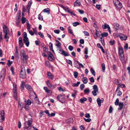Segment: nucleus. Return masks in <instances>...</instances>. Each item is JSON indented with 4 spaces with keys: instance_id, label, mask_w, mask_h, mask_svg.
I'll list each match as a JSON object with an SVG mask.
<instances>
[{
    "instance_id": "nucleus-1",
    "label": "nucleus",
    "mask_w": 130,
    "mask_h": 130,
    "mask_svg": "<svg viewBox=\"0 0 130 130\" xmlns=\"http://www.w3.org/2000/svg\"><path fill=\"white\" fill-rule=\"evenodd\" d=\"M20 54L21 56L22 62L23 63H26L27 59V56L26 55V53L24 50H22L21 51Z\"/></svg>"
},
{
    "instance_id": "nucleus-2",
    "label": "nucleus",
    "mask_w": 130,
    "mask_h": 130,
    "mask_svg": "<svg viewBox=\"0 0 130 130\" xmlns=\"http://www.w3.org/2000/svg\"><path fill=\"white\" fill-rule=\"evenodd\" d=\"M32 123V118H29L27 121L24 123V129H29V128L31 126Z\"/></svg>"
},
{
    "instance_id": "nucleus-3",
    "label": "nucleus",
    "mask_w": 130,
    "mask_h": 130,
    "mask_svg": "<svg viewBox=\"0 0 130 130\" xmlns=\"http://www.w3.org/2000/svg\"><path fill=\"white\" fill-rule=\"evenodd\" d=\"M93 90L92 92L93 95L94 96H96L97 95L96 93L98 92V87L96 85H94L93 86Z\"/></svg>"
},
{
    "instance_id": "nucleus-4",
    "label": "nucleus",
    "mask_w": 130,
    "mask_h": 130,
    "mask_svg": "<svg viewBox=\"0 0 130 130\" xmlns=\"http://www.w3.org/2000/svg\"><path fill=\"white\" fill-rule=\"evenodd\" d=\"M5 113L4 110H2L0 111L1 117H0V122L2 123L5 119Z\"/></svg>"
},
{
    "instance_id": "nucleus-5",
    "label": "nucleus",
    "mask_w": 130,
    "mask_h": 130,
    "mask_svg": "<svg viewBox=\"0 0 130 130\" xmlns=\"http://www.w3.org/2000/svg\"><path fill=\"white\" fill-rule=\"evenodd\" d=\"M57 100L59 101L60 102L63 104V101L64 100L65 98L62 95L59 94L57 97Z\"/></svg>"
},
{
    "instance_id": "nucleus-6",
    "label": "nucleus",
    "mask_w": 130,
    "mask_h": 130,
    "mask_svg": "<svg viewBox=\"0 0 130 130\" xmlns=\"http://www.w3.org/2000/svg\"><path fill=\"white\" fill-rule=\"evenodd\" d=\"M47 54H48V58L49 61H52L54 59V56L50 52H47Z\"/></svg>"
},
{
    "instance_id": "nucleus-7",
    "label": "nucleus",
    "mask_w": 130,
    "mask_h": 130,
    "mask_svg": "<svg viewBox=\"0 0 130 130\" xmlns=\"http://www.w3.org/2000/svg\"><path fill=\"white\" fill-rule=\"evenodd\" d=\"M3 31L4 34L10 33V30L5 25H4L3 26Z\"/></svg>"
},
{
    "instance_id": "nucleus-8",
    "label": "nucleus",
    "mask_w": 130,
    "mask_h": 130,
    "mask_svg": "<svg viewBox=\"0 0 130 130\" xmlns=\"http://www.w3.org/2000/svg\"><path fill=\"white\" fill-rule=\"evenodd\" d=\"M119 57L120 60L122 62L124 63H125L126 62V60L124 59V54H119Z\"/></svg>"
},
{
    "instance_id": "nucleus-9",
    "label": "nucleus",
    "mask_w": 130,
    "mask_h": 130,
    "mask_svg": "<svg viewBox=\"0 0 130 130\" xmlns=\"http://www.w3.org/2000/svg\"><path fill=\"white\" fill-rule=\"evenodd\" d=\"M6 72L4 71L2 72L1 75L0 76V80L2 81L4 79L6 76Z\"/></svg>"
},
{
    "instance_id": "nucleus-10",
    "label": "nucleus",
    "mask_w": 130,
    "mask_h": 130,
    "mask_svg": "<svg viewBox=\"0 0 130 130\" xmlns=\"http://www.w3.org/2000/svg\"><path fill=\"white\" fill-rule=\"evenodd\" d=\"M46 84L48 86L52 89H54L57 86L56 84L55 85L51 84L48 81H47L46 82Z\"/></svg>"
},
{
    "instance_id": "nucleus-11",
    "label": "nucleus",
    "mask_w": 130,
    "mask_h": 130,
    "mask_svg": "<svg viewBox=\"0 0 130 130\" xmlns=\"http://www.w3.org/2000/svg\"><path fill=\"white\" fill-rule=\"evenodd\" d=\"M102 27V28L104 29H106L107 28L109 33H111L110 27L108 25L105 24L104 25H103Z\"/></svg>"
},
{
    "instance_id": "nucleus-12",
    "label": "nucleus",
    "mask_w": 130,
    "mask_h": 130,
    "mask_svg": "<svg viewBox=\"0 0 130 130\" xmlns=\"http://www.w3.org/2000/svg\"><path fill=\"white\" fill-rule=\"evenodd\" d=\"M43 89L48 94L51 95L52 94V92L50 90H49L47 87H44Z\"/></svg>"
},
{
    "instance_id": "nucleus-13",
    "label": "nucleus",
    "mask_w": 130,
    "mask_h": 130,
    "mask_svg": "<svg viewBox=\"0 0 130 130\" xmlns=\"http://www.w3.org/2000/svg\"><path fill=\"white\" fill-rule=\"evenodd\" d=\"M120 39L122 40H126L127 38L126 36L124 35L123 34H121L120 36Z\"/></svg>"
},
{
    "instance_id": "nucleus-14",
    "label": "nucleus",
    "mask_w": 130,
    "mask_h": 130,
    "mask_svg": "<svg viewBox=\"0 0 130 130\" xmlns=\"http://www.w3.org/2000/svg\"><path fill=\"white\" fill-rule=\"evenodd\" d=\"M32 4V2L30 1H29L28 3L27 6V9L28 10V13H29V10L30 8V7Z\"/></svg>"
},
{
    "instance_id": "nucleus-15",
    "label": "nucleus",
    "mask_w": 130,
    "mask_h": 130,
    "mask_svg": "<svg viewBox=\"0 0 130 130\" xmlns=\"http://www.w3.org/2000/svg\"><path fill=\"white\" fill-rule=\"evenodd\" d=\"M33 93L34 94V97H35L34 100H35V101L36 102V103H37V104H39V101L37 97L36 94L35 92H34L33 91Z\"/></svg>"
},
{
    "instance_id": "nucleus-16",
    "label": "nucleus",
    "mask_w": 130,
    "mask_h": 130,
    "mask_svg": "<svg viewBox=\"0 0 130 130\" xmlns=\"http://www.w3.org/2000/svg\"><path fill=\"white\" fill-rule=\"evenodd\" d=\"M17 87H13V95L14 97L15 98H16L17 95V92L16 91Z\"/></svg>"
},
{
    "instance_id": "nucleus-17",
    "label": "nucleus",
    "mask_w": 130,
    "mask_h": 130,
    "mask_svg": "<svg viewBox=\"0 0 130 130\" xmlns=\"http://www.w3.org/2000/svg\"><path fill=\"white\" fill-rule=\"evenodd\" d=\"M20 77L22 78H25L26 77V75L25 72H23V73H20Z\"/></svg>"
},
{
    "instance_id": "nucleus-18",
    "label": "nucleus",
    "mask_w": 130,
    "mask_h": 130,
    "mask_svg": "<svg viewBox=\"0 0 130 130\" xmlns=\"http://www.w3.org/2000/svg\"><path fill=\"white\" fill-rule=\"evenodd\" d=\"M113 25L114 27L116 30H118L119 29V25L117 23H115L113 24Z\"/></svg>"
},
{
    "instance_id": "nucleus-19",
    "label": "nucleus",
    "mask_w": 130,
    "mask_h": 130,
    "mask_svg": "<svg viewBox=\"0 0 130 130\" xmlns=\"http://www.w3.org/2000/svg\"><path fill=\"white\" fill-rule=\"evenodd\" d=\"M119 54H124V51L123 50V48L121 46H119L118 49Z\"/></svg>"
},
{
    "instance_id": "nucleus-20",
    "label": "nucleus",
    "mask_w": 130,
    "mask_h": 130,
    "mask_svg": "<svg viewBox=\"0 0 130 130\" xmlns=\"http://www.w3.org/2000/svg\"><path fill=\"white\" fill-rule=\"evenodd\" d=\"M97 102L99 107L101 105V103L103 102V100H101L99 98H98L96 100Z\"/></svg>"
},
{
    "instance_id": "nucleus-21",
    "label": "nucleus",
    "mask_w": 130,
    "mask_h": 130,
    "mask_svg": "<svg viewBox=\"0 0 130 130\" xmlns=\"http://www.w3.org/2000/svg\"><path fill=\"white\" fill-rule=\"evenodd\" d=\"M4 38L7 41H8V40L9 38L8 36L10 35V33L4 34Z\"/></svg>"
},
{
    "instance_id": "nucleus-22",
    "label": "nucleus",
    "mask_w": 130,
    "mask_h": 130,
    "mask_svg": "<svg viewBox=\"0 0 130 130\" xmlns=\"http://www.w3.org/2000/svg\"><path fill=\"white\" fill-rule=\"evenodd\" d=\"M74 5L75 6H80L81 5V3L80 2H78V0H77L74 3Z\"/></svg>"
},
{
    "instance_id": "nucleus-23",
    "label": "nucleus",
    "mask_w": 130,
    "mask_h": 130,
    "mask_svg": "<svg viewBox=\"0 0 130 130\" xmlns=\"http://www.w3.org/2000/svg\"><path fill=\"white\" fill-rule=\"evenodd\" d=\"M60 7L62 8L65 11H67L68 12V11L70 10L69 8L67 7H64L62 5H61Z\"/></svg>"
},
{
    "instance_id": "nucleus-24",
    "label": "nucleus",
    "mask_w": 130,
    "mask_h": 130,
    "mask_svg": "<svg viewBox=\"0 0 130 130\" xmlns=\"http://www.w3.org/2000/svg\"><path fill=\"white\" fill-rule=\"evenodd\" d=\"M115 6L118 9H121L122 7V4L120 3H119V4H116Z\"/></svg>"
},
{
    "instance_id": "nucleus-25",
    "label": "nucleus",
    "mask_w": 130,
    "mask_h": 130,
    "mask_svg": "<svg viewBox=\"0 0 130 130\" xmlns=\"http://www.w3.org/2000/svg\"><path fill=\"white\" fill-rule=\"evenodd\" d=\"M121 34L119 33H114L113 34V36L115 38L120 37Z\"/></svg>"
},
{
    "instance_id": "nucleus-26",
    "label": "nucleus",
    "mask_w": 130,
    "mask_h": 130,
    "mask_svg": "<svg viewBox=\"0 0 130 130\" xmlns=\"http://www.w3.org/2000/svg\"><path fill=\"white\" fill-rule=\"evenodd\" d=\"M68 30L69 33L73 35H74L73 33V30L71 29V27L69 26L68 28Z\"/></svg>"
},
{
    "instance_id": "nucleus-27",
    "label": "nucleus",
    "mask_w": 130,
    "mask_h": 130,
    "mask_svg": "<svg viewBox=\"0 0 130 130\" xmlns=\"http://www.w3.org/2000/svg\"><path fill=\"white\" fill-rule=\"evenodd\" d=\"M82 80L84 84L87 83L88 81V80L87 78L86 77H83L82 79Z\"/></svg>"
},
{
    "instance_id": "nucleus-28",
    "label": "nucleus",
    "mask_w": 130,
    "mask_h": 130,
    "mask_svg": "<svg viewBox=\"0 0 130 130\" xmlns=\"http://www.w3.org/2000/svg\"><path fill=\"white\" fill-rule=\"evenodd\" d=\"M47 75L49 77V78L52 79H53V76L51 73L48 72L47 73Z\"/></svg>"
},
{
    "instance_id": "nucleus-29",
    "label": "nucleus",
    "mask_w": 130,
    "mask_h": 130,
    "mask_svg": "<svg viewBox=\"0 0 130 130\" xmlns=\"http://www.w3.org/2000/svg\"><path fill=\"white\" fill-rule=\"evenodd\" d=\"M61 54L65 56H69L68 53L64 51H63L61 53Z\"/></svg>"
},
{
    "instance_id": "nucleus-30",
    "label": "nucleus",
    "mask_w": 130,
    "mask_h": 130,
    "mask_svg": "<svg viewBox=\"0 0 130 130\" xmlns=\"http://www.w3.org/2000/svg\"><path fill=\"white\" fill-rule=\"evenodd\" d=\"M43 11L45 13H47L48 14L50 13V9L49 8H46L43 10Z\"/></svg>"
},
{
    "instance_id": "nucleus-31",
    "label": "nucleus",
    "mask_w": 130,
    "mask_h": 130,
    "mask_svg": "<svg viewBox=\"0 0 130 130\" xmlns=\"http://www.w3.org/2000/svg\"><path fill=\"white\" fill-rule=\"evenodd\" d=\"M118 105H119V108L118 109H122L123 108V107L124 105V104L123 103L121 102Z\"/></svg>"
},
{
    "instance_id": "nucleus-32",
    "label": "nucleus",
    "mask_w": 130,
    "mask_h": 130,
    "mask_svg": "<svg viewBox=\"0 0 130 130\" xmlns=\"http://www.w3.org/2000/svg\"><path fill=\"white\" fill-rule=\"evenodd\" d=\"M26 23L27 26V29L28 31H29L30 28V25L29 24L28 21L27 20L26 21Z\"/></svg>"
},
{
    "instance_id": "nucleus-33",
    "label": "nucleus",
    "mask_w": 130,
    "mask_h": 130,
    "mask_svg": "<svg viewBox=\"0 0 130 130\" xmlns=\"http://www.w3.org/2000/svg\"><path fill=\"white\" fill-rule=\"evenodd\" d=\"M49 48L51 50H52V51L53 52H54V51L53 49V44L51 42H50L49 43Z\"/></svg>"
},
{
    "instance_id": "nucleus-34",
    "label": "nucleus",
    "mask_w": 130,
    "mask_h": 130,
    "mask_svg": "<svg viewBox=\"0 0 130 130\" xmlns=\"http://www.w3.org/2000/svg\"><path fill=\"white\" fill-rule=\"evenodd\" d=\"M55 41L57 43L56 44V46L58 47H60L61 45V43L58 40H55Z\"/></svg>"
},
{
    "instance_id": "nucleus-35",
    "label": "nucleus",
    "mask_w": 130,
    "mask_h": 130,
    "mask_svg": "<svg viewBox=\"0 0 130 130\" xmlns=\"http://www.w3.org/2000/svg\"><path fill=\"white\" fill-rule=\"evenodd\" d=\"M84 92L85 94H88L90 91V90L89 88H87L84 89Z\"/></svg>"
},
{
    "instance_id": "nucleus-36",
    "label": "nucleus",
    "mask_w": 130,
    "mask_h": 130,
    "mask_svg": "<svg viewBox=\"0 0 130 130\" xmlns=\"http://www.w3.org/2000/svg\"><path fill=\"white\" fill-rule=\"evenodd\" d=\"M25 87L29 91H30L31 89V87L29 85L27 84L26 85Z\"/></svg>"
},
{
    "instance_id": "nucleus-37",
    "label": "nucleus",
    "mask_w": 130,
    "mask_h": 130,
    "mask_svg": "<svg viewBox=\"0 0 130 130\" xmlns=\"http://www.w3.org/2000/svg\"><path fill=\"white\" fill-rule=\"evenodd\" d=\"M113 2L115 5L116 4H119L120 3V2L118 0H113Z\"/></svg>"
},
{
    "instance_id": "nucleus-38",
    "label": "nucleus",
    "mask_w": 130,
    "mask_h": 130,
    "mask_svg": "<svg viewBox=\"0 0 130 130\" xmlns=\"http://www.w3.org/2000/svg\"><path fill=\"white\" fill-rule=\"evenodd\" d=\"M87 100V99L86 98L84 97L80 99V101L81 103H83L84 101H86Z\"/></svg>"
},
{
    "instance_id": "nucleus-39",
    "label": "nucleus",
    "mask_w": 130,
    "mask_h": 130,
    "mask_svg": "<svg viewBox=\"0 0 130 130\" xmlns=\"http://www.w3.org/2000/svg\"><path fill=\"white\" fill-rule=\"evenodd\" d=\"M95 34L96 35H98V36H101V35H100V33H101V32L100 31H98L96 29H95Z\"/></svg>"
},
{
    "instance_id": "nucleus-40",
    "label": "nucleus",
    "mask_w": 130,
    "mask_h": 130,
    "mask_svg": "<svg viewBox=\"0 0 130 130\" xmlns=\"http://www.w3.org/2000/svg\"><path fill=\"white\" fill-rule=\"evenodd\" d=\"M80 84V82H77L76 84L73 83L72 85V86L75 87H77L78 86L79 84Z\"/></svg>"
},
{
    "instance_id": "nucleus-41",
    "label": "nucleus",
    "mask_w": 130,
    "mask_h": 130,
    "mask_svg": "<svg viewBox=\"0 0 130 130\" xmlns=\"http://www.w3.org/2000/svg\"><path fill=\"white\" fill-rule=\"evenodd\" d=\"M19 47L20 48L22 47L23 46V41H19Z\"/></svg>"
},
{
    "instance_id": "nucleus-42",
    "label": "nucleus",
    "mask_w": 130,
    "mask_h": 130,
    "mask_svg": "<svg viewBox=\"0 0 130 130\" xmlns=\"http://www.w3.org/2000/svg\"><path fill=\"white\" fill-rule=\"evenodd\" d=\"M108 33L105 32L102 33L101 36H102V37H106L108 35Z\"/></svg>"
},
{
    "instance_id": "nucleus-43",
    "label": "nucleus",
    "mask_w": 130,
    "mask_h": 130,
    "mask_svg": "<svg viewBox=\"0 0 130 130\" xmlns=\"http://www.w3.org/2000/svg\"><path fill=\"white\" fill-rule=\"evenodd\" d=\"M34 34L36 35H37L38 32L37 29L36 28L34 29L33 28V35Z\"/></svg>"
},
{
    "instance_id": "nucleus-44",
    "label": "nucleus",
    "mask_w": 130,
    "mask_h": 130,
    "mask_svg": "<svg viewBox=\"0 0 130 130\" xmlns=\"http://www.w3.org/2000/svg\"><path fill=\"white\" fill-rule=\"evenodd\" d=\"M119 80L118 79H115L114 80L113 83L116 84L118 85V84H119Z\"/></svg>"
},
{
    "instance_id": "nucleus-45",
    "label": "nucleus",
    "mask_w": 130,
    "mask_h": 130,
    "mask_svg": "<svg viewBox=\"0 0 130 130\" xmlns=\"http://www.w3.org/2000/svg\"><path fill=\"white\" fill-rule=\"evenodd\" d=\"M45 66L49 67L50 66V64L48 61H46L45 62Z\"/></svg>"
},
{
    "instance_id": "nucleus-46",
    "label": "nucleus",
    "mask_w": 130,
    "mask_h": 130,
    "mask_svg": "<svg viewBox=\"0 0 130 130\" xmlns=\"http://www.w3.org/2000/svg\"><path fill=\"white\" fill-rule=\"evenodd\" d=\"M103 71L104 72L105 70V66L104 63H102L101 65Z\"/></svg>"
},
{
    "instance_id": "nucleus-47",
    "label": "nucleus",
    "mask_w": 130,
    "mask_h": 130,
    "mask_svg": "<svg viewBox=\"0 0 130 130\" xmlns=\"http://www.w3.org/2000/svg\"><path fill=\"white\" fill-rule=\"evenodd\" d=\"M22 24L25 23L26 21V18H25L22 17Z\"/></svg>"
},
{
    "instance_id": "nucleus-48",
    "label": "nucleus",
    "mask_w": 130,
    "mask_h": 130,
    "mask_svg": "<svg viewBox=\"0 0 130 130\" xmlns=\"http://www.w3.org/2000/svg\"><path fill=\"white\" fill-rule=\"evenodd\" d=\"M79 24V23L78 22H76L73 23V25L74 26H76Z\"/></svg>"
},
{
    "instance_id": "nucleus-49",
    "label": "nucleus",
    "mask_w": 130,
    "mask_h": 130,
    "mask_svg": "<svg viewBox=\"0 0 130 130\" xmlns=\"http://www.w3.org/2000/svg\"><path fill=\"white\" fill-rule=\"evenodd\" d=\"M75 61L79 64L80 67H81L82 68H84V66L81 63L79 62L78 61Z\"/></svg>"
},
{
    "instance_id": "nucleus-50",
    "label": "nucleus",
    "mask_w": 130,
    "mask_h": 130,
    "mask_svg": "<svg viewBox=\"0 0 130 130\" xmlns=\"http://www.w3.org/2000/svg\"><path fill=\"white\" fill-rule=\"evenodd\" d=\"M90 71L93 75L94 76L95 75V72L94 70L92 68H91L90 69Z\"/></svg>"
},
{
    "instance_id": "nucleus-51",
    "label": "nucleus",
    "mask_w": 130,
    "mask_h": 130,
    "mask_svg": "<svg viewBox=\"0 0 130 130\" xmlns=\"http://www.w3.org/2000/svg\"><path fill=\"white\" fill-rule=\"evenodd\" d=\"M120 103H119V100L118 99H116L115 103V105H118Z\"/></svg>"
},
{
    "instance_id": "nucleus-52",
    "label": "nucleus",
    "mask_w": 130,
    "mask_h": 130,
    "mask_svg": "<svg viewBox=\"0 0 130 130\" xmlns=\"http://www.w3.org/2000/svg\"><path fill=\"white\" fill-rule=\"evenodd\" d=\"M113 110V108L112 107L110 106L109 108V113H111L112 112Z\"/></svg>"
},
{
    "instance_id": "nucleus-53",
    "label": "nucleus",
    "mask_w": 130,
    "mask_h": 130,
    "mask_svg": "<svg viewBox=\"0 0 130 130\" xmlns=\"http://www.w3.org/2000/svg\"><path fill=\"white\" fill-rule=\"evenodd\" d=\"M100 41L101 42V43L103 46L105 45L104 42V39H102V37H100Z\"/></svg>"
},
{
    "instance_id": "nucleus-54",
    "label": "nucleus",
    "mask_w": 130,
    "mask_h": 130,
    "mask_svg": "<svg viewBox=\"0 0 130 130\" xmlns=\"http://www.w3.org/2000/svg\"><path fill=\"white\" fill-rule=\"evenodd\" d=\"M12 63V61H10V60H8L7 61V65L8 67H10V66L11 65Z\"/></svg>"
},
{
    "instance_id": "nucleus-55",
    "label": "nucleus",
    "mask_w": 130,
    "mask_h": 130,
    "mask_svg": "<svg viewBox=\"0 0 130 130\" xmlns=\"http://www.w3.org/2000/svg\"><path fill=\"white\" fill-rule=\"evenodd\" d=\"M78 75V73L77 72H74V75L75 78H76L77 77Z\"/></svg>"
},
{
    "instance_id": "nucleus-56",
    "label": "nucleus",
    "mask_w": 130,
    "mask_h": 130,
    "mask_svg": "<svg viewBox=\"0 0 130 130\" xmlns=\"http://www.w3.org/2000/svg\"><path fill=\"white\" fill-rule=\"evenodd\" d=\"M38 19L40 20H43V17L40 14L38 15Z\"/></svg>"
},
{
    "instance_id": "nucleus-57",
    "label": "nucleus",
    "mask_w": 130,
    "mask_h": 130,
    "mask_svg": "<svg viewBox=\"0 0 130 130\" xmlns=\"http://www.w3.org/2000/svg\"><path fill=\"white\" fill-rule=\"evenodd\" d=\"M67 62L68 63L71 65V66H72V62L71 60H67Z\"/></svg>"
},
{
    "instance_id": "nucleus-58",
    "label": "nucleus",
    "mask_w": 130,
    "mask_h": 130,
    "mask_svg": "<svg viewBox=\"0 0 130 130\" xmlns=\"http://www.w3.org/2000/svg\"><path fill=\"white\" fill-rule=\"evenodd\" d=\"M68 122L70 123H73V120L72 118H70L68 119Z\"/></svg>"
},
{
    "instance_id": "nucleus-59",
    "label": "nucleus",
    "mask_w": 130,
    "mask_h": 130,
    "mask_svg": "<svg viewBox=\"0 0 130 130\" xmlns=\"http://www.w3.org/2000/svg\"><path fill=\"white\" fill-rule=\"evenodd\" d=\"M84 119L85 121L87 122H89L91 120V119L90 118H89L87 119H86L85 118H84Z\"/></svg>"
},
{
    "instance_id": "nucleus-60",
    "label": "nucleus",
    "mask_w": 130,
    "mask_h": 130,
    "mask_svg": "<svg viewBox=\"0 0 130 130\" xmlns=\"http://www.w3.org/2000/svg\"><path fill=\"white\" fill-rule=\"evenodd\" d=\"M68 13H70L71 15H73L74 16H75V14L73 12V11L70 10L68 11Z\"/></svg>"
},
{
    "instance_id": "nucleus-61",
    "label": "nucleus",
    "mask_w": 130,
    "mask_h": 130,
    "mask_svg": "<svg viewBox=\"0 0 130 130\" xmlns=\"http://www.w3.org/2000/svg\"><path fill=\"white\" fill-rule=\"evenodd\" d=\"M84 53L86 54H88V48L87 47L85 48Z\"/></svg>"
},
{
    "instance_id": "nucleus-62",
    "label": "nucleus",
    "mask_w": 130,
    "mask_h": 130,
    "mask_svg": "<svg viewBox=\"0 0 130 130\" xmlns=\"http://www.w3.org/2000/svg\"><path fill=\"white\" fill-rule=\"evenodd\" d=\"M31 104L30 101L29 100H28L27 102H26L25 104L27 105H30Z\"/></svg>"
},
{
    "instance_id": "nucleus-63",
    "label": "nucleus",
    "mask_w": 130,
    "mask_h": 130,
    "mask_svg": "<svg viewBox=\"0 0 130 130\" xmlns=\"http://www.w3.org/2000/svg\"><path fill=\"white\" fill-rule=\"evenodd\" d=\"M68 49L70 51H71L73 50V47L72 46L70 45L68 47Z\"/></svg>"
},
{
    "instance_id": "nucleus-64",
    "label": "nucleus",
    "mask_w": 130,
    "mask_h": 130,
    "mask_svg": "<svg viewBox=\"0 0 130 130\" xmlns=\"http://www.w3.org/2000/svg\"><path fill=\"white\" fill-rule=\"evenodd\" d=\"M115 43V41L114 40H111L110 41L109 44L111 45H113Z\"/></svg>"
}]
</instances>
